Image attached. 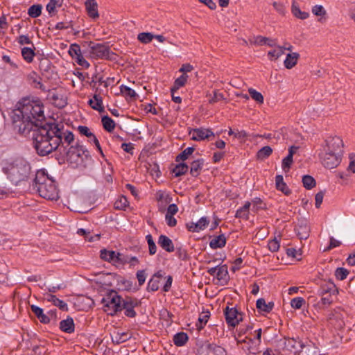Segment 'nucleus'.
Masks as SVG:
<instances>
[{"mask_svg": "<svg viewBox=\"0 0 355 355\" xmlns=\"http://www.w3.org/2000/svg\"><path fill=\"white\" fill-rule=\"evenodd\" d=\"M42 6L40 4L31 6L28 10V14L33 18L39 17L42 13Z\"/></svg>", "mask_w": 355, "mask_h": 355, "instance_id": "42", "label": "nucleus"}, {"mask_svg": "<svg viewBox=\"0 0 355 355\" xmlns=\"http://www.w3.org/2000/svg\"><path fill=\"white\" fill-rule=\"evenodd\" d=\"M120 90L125 98L130 97V98H135L137 96V94L135 92V90L132 89L129 87L121 85L120 87Z\"/></svg>", "mask_w": 355, "mask_h": 355, "instance_id": "48", "label": "nucleus"}, {"mask_svg": "<svg viewBox=\"0 0 355 355\" xmlns=\"http://www.w3.org/2000/svg\"><path fill=\"white\" fill-rule=\"evenodd\" d=\"M49 302H52L55 306L59 307L60 309L62 311H67L68 307L66 302H64L63 300H61L56 297L55 295H49L47 298Z\"/></svg>", "mask_w": 355, "mask_h": 355, "instance_id": "27", "label": "nucleus"}, {"mask_svg": "<svg viewBox=\"0 0 355 355\" xmlns=\"http://www.w3.org/2000/svg\"><path fill=\"white\" fill-rule=\"evenodd\" d=\"M199 353L205 355H227L226 350L223 347L209 342H205L201 345Z\"/></svg>", "mask_w": 355, "mask_h": 355, "instance_id": "10", "label": "nucleus"}, {"mask_svg": "<svg viewBox=\"0 0 355 355\" xmlns=\"http://www.w3.org/2000/svg\"><path fill=\"white\" fill-rule=\"evenodd\" d=\"M77 234L81 236H84L85 239L89 242L94 241L95 240L94 239H96V240H98L100 238L99 234H96L94 236H90V232H87L86 230L83 228L78 229Z\"/></svg>", "mask_w": 355, "mask_h": 355, "instance_id": "44", "label": "nucleus"}, {"mask_svg": "<svg viewBox=\"0 0 355 355\" xmlns=\"http://www.w3.org/2000/svg\"><path fill=\"white\" fill-rule=\"evenodd\" d=\"M256 306L259 311L269 313L273 309L274 303L272 302L266 303L263 298H260L257 300Z\"/></svg>", "mask_w": 355, "mask_h": 355, "instance_id": "24", "label": "nucleus"}, {"mask_svg": "<svg viewBox=\"0 0 355 355\" xmlns=\"http://www.w3.org/2000/svg\"><path fill=\"white\" fill-rule=\"evenodd\" d=\"M299 58L300 54L298 53L294 52L288 53L284 62L285 67L288 69H292L296 65Z\"/></svg>", "mask_w": 355, "mask_h": 355, "instance_id": "18", "label": "nucleus"}, {"mask_svg": "<svg viewBox=\"0 0 355 355\" xmlns=\"http://www.w3.org/2000/svg\"><path fill=\"white\" fill-rule=\"evenodd\" d=\"M146 272H145V270H138L137 272V278L138 279V282H139V286H141L144 284L145 281H146Z\"/></svg>", "mask_w": 355, "mask_h": 355, "instance_id": "64", "label": "nucleus"}, {"mask_svg": "<svg viewBox=\"0 0 355 355\" xmlns=\"http://www.w3.org/2000/svg\"><path fill=\"white\" fill-rule=\"evenodd\" d=\"M85 6L87 14L91 18L94 19L98 18V4L95 0H86Z\"/></svg>", "mask_w": 355, "mask_h": 355, "instance_id": "15", "label": "nucleus"}, {"mask_svg": "<svg viewBox=\"0 0 355 355\" xmlns=\"http://www.w3.org/2000/svg\"><path fill=\"white\" fill-rule=\"evenodd\" d=\"M293 162V157H291V155H287L283 160H282V168L283 170L286 172L288 171L291 166Z\"/></svg>", "mask_w": 355, "mask_h": 355, "instance_id": "58", "label": "nucleus"}, {"mask_svg": "<svg viewBox=\"0 0 355 355\" xmlns=\"http://www.w3.org/2000/svg\"><path fill=\"white\" fill-rule=\"evenodd\" d=\"M348 274V270L344 268H338L335 272L336 277L340 280L346 279Z\"/></svg>", "mask_w": 355, "mask_h": 355, "instance_id": "54", "label": "nucleus"}, {"mask_svg": "<svg viewBox=\"0 0 355 355\" xmlns=\"http://www.w3.org/2000/svg\"><path fill=\"white\" fill-rule=\"evenodd\" d=\"M343 141L339 137H329L325 141L319 157L322 164L327 168L337 167L342 159Z\"/></svg>", "mask_w": 355, "mask_h": 355, "instance_id": "3", "label": "nucleus"}, {"mask_svg": "<svg viewBox=\"0 0 355 355\" xmlns=\"http://www.w3.org/2000/svg\"><path fill=\"white\" fill-rule=\"evenodd\" d=\"M251 206V202L247 201L244 205L236 211L235 216L239 218L248 219L249 209Z\"/></svg>", "mask_w": 355, "mask_h": 355, "instance_id": "25", "label": "nucleus"}, {"mask_svg": "<svg viewBox=\"0 0 355 355\" xmlns=\"http://www.w3.org/2000/svg\"><path fill=\"white\" fill-rule=\"evenodd\" d=\"M292 12L294 16L301 19H307L309 16L308 12L301 11L299 6L296 5L295 2H293L292 4Z\"/></svg>", "mask_w": 355, "mask_h": 355, "instance_id": "35", "label": "nucleus"}, {"mask_svg": "<svg viewBox=\"0 0 355 355\" xmlns=\"http://www.w3.org/2000/svg\"><path fill=\"white\" fill-rule=\"evenodd\" d=\"M336 292V286L333 282H329L322 284L319 290V295L324 296L326 295H332Z\"/></svg>", "mask_w": 355, "mask_h": 355, "instance_id": "19", "label": "nucleus"}, {"mask_svg": "<svg viewBox=\"0 0 355 355\" xmlns=\"http://www.w3.org/2000/svg\"><path fill=\"white\" fill-rule=\"evenodd\" d=\"M83 46L87 47V51L92 58L115 60L116 54L112 52L105 44L95 43L92 41L85 42Z\"/></svg>", "mask_w": 355, "mask_h": 355, "instance_id": "6", "label": "nucleus"}, {"mask_svg": "<svg viewBox=\"0 0 355 355\" xmlns=\"http://www.w3.org/2000/svg\"><path fill=\"white\" fill-rule=\"evenodd\" d=\"M60 329L66 333L71 334L74 331V323L73 320L71 317H68L67 319L62 320L60 322Z\"/></svg>", "mask_w": 355, "mask_h": 355, "instance_id": "20", "label": "nucleus"}, {"mask_svg": "<svg viewBox=\"0 0 355 355\" xmlns=\"http://www.w3.org/2000/svg\"><path fill=\"white\" fill-rule=\"evenodd\" d=\"M74 59L76 60V62L78 63V64H79L80 66L84 68H89V63L83 58L82 53H80Z\"/></svg>", "mask_w": 355, "mask_h": 355, "instance_id": "60", "label": "nucleus"}, {"mask_svg": "<svg viewBox=\"0 0 355 355\" xmlns=\"http://www.w3.org/2000/svg\"><path fill=\"white\" fill-rule=\"evenodd\" d=\"M17 106L12 118L19 134L29 136L32 130L46 123L44 106L39 101L23 98Z\"/></svg>", "mask_w": 355, "mask_h": 355, "instance_id": "2", "label": "nucleus"}, {"mask_svg": "<svg viewBox=\"0 0 355 355\" xmlns=\"http://www.w3.org/2000/svg\"><path fill=\"white\" fill-rule=\"evenodd\" d=\"M268 246V249L271 252H277L279 250V246H280L279 241L278 239H277V238H275V239L269 241Z\"/></svg>", "mask_w": 355, "mask_h": 355, "instance_id": "57", "label": "nucleus"}, {"mask_svg": "<svg viewBox=\"0 0 355 355\" xmlns=\"http://www.w3.org/2000/svg\"><path fill=\"white\" fill-rule=\"evenodd\" d=\"M88 103L92 107V108L95 110H97L100 112L104 111L102 97L99 94H94V99H90L88 101Z\"/></svg>", "mask_w": 355, "mask_h": 355, "instance_id": "21", "label": "nucleus"}, {"mask_svg": "<svg viewBox=\"0 0 355 355\" xmlns=\"http://www.w3.org/2000/svg\"><path fill=\"white\" fill-rule=\"evenodd\" d=\"M263 203L260 198H256L252 200V211H257L259 209H263V206H262Z\"/></svg>", "mask_w": 355, "mask_h": 355, "instance_id": "63", "label": "nucleus"}, {"mask_svg": "<svg viewBox=\"0 0 355 355\" xmlns=\"http://www.w3.org/2000/svg\"><path fill=\"white\" fill-rule=\"evenodd\" d=\"M103 128L107 132H111L115 128L114 121L108 116H104L101 119Z\"/></svg>", "mask_w": 355, "mask_h": 355, "instance_id": "32", "label": "nucleus"}, {"mask_svg": "<svg viewBox=\"0 0 355 355\" xmlns=\"http://www.w3.org/2000/svg\"><path fill=\"white\" fill-rule=\"evenodd\" d=\"M295 232L300 239H306L309 236L310 229L306 220H300L298 221Z\"/></svg>", "mask_w": 355, "mask_h": 355, "instance_id": "14", "label": "nucleus"}, {"mask_svg": "<svg viewBox=\"0 0 355 355\" xmlns=\"http://www.w3.org/2000/svg\"><path fill=\"white\" fill-rule=\"evenodd\" d=\"M137 39L143 44H148L154 39V35L151 33H141L137 35Z\"/></svg>", "mask_w": 355, "mask_h": 355, "instance_id": "43", "label": "nucleus"}, {"mask_svg": "<svg viewBox=\"0 0 355 355\" xmlns=\"http://www.w3.org/2000/svg\"><path fill=\"white\" fill-rule=\"evenodd\" d=\"M139 302L137 299L132 297H125L123 299L121 302L122 310L124 309V314L129 318H135L136 316V312L134 308L138 306Z\"/></svg>", "mask_w": 355, "mask_h": 355, "instance_id": "12", "label": "nucleus"}, {"mask_svg": "<svg viewBox=\"0 0 355 355\" xmlns=\"http://www.w3.org/2000/svg\"><path fill=\"white\" fill-rule=\"evenodd\" d=\"M193 147H188L184 149L180 154H179L176 157V161L178 162L180 160H186L190 155H191L194 151Z\"/></svg>", "mask_w": 355, "mask_h": 355, "instance_id": "46", "label": "nucleus"}, {"mask_svg": "<svg viewBox=\"0 0 355 355\" xmlns=\"http://www.w3.org/2000/svg\"><path fill=\"white\" fill-rule=\"evenodd\" d=\"M302 183L303 186L306 189H311L312 188L315 187L316 184L315 179L309 175H306L302 177Z\"/></svg>", "mask_w": 355, "mask_h": 355, "instance_id": "39", "label": "nucleus"}, {"mask_svg": "<svg viewBox=\"0 0 355 355\" xmlns=\"http://www.w3.org/2000/svg\"><path fill=\"white\" fill-rule=\"evenodd\" d=\"M78 130L81 135H85L88 138L92 139V137L94 136L87 126L80 125L78 126Z\"/></svg>", "mask_w": 355, "mask_h": 355, "instance_id": "61", "label": "nucleus"}, {"mask_svg": "<svg viewBox=\"0 0 355 355\" xmlns=\"http://www.w3.org/2000/svg\"><path fill=\"white\" fill-rule=\"evenodd\" d=\"M100 257L102 259L106 261H114L115 260V252L108 251L105 249H103L101 250Z\"/></svg>", "mask_w": 355, "mask_h": 355, "instance_id": "41", "label": "nucleus"}, {"mask_svg": "<svg viewBox=\"0 0 355 355\" xmlns=\"http://www.w3.org/2000/svg\"><path fill=\"white\" fill-rule=\"evenodd\" d=\"M224 315L227 324L230 327H234L242 321V315L235 307L230 308L227 306L224 310Z\"/></svg>", "mask_w": 355, "mask_h": 355, "instance_id": "11", "label": "nucleus"}, {"mask_svg": "<svg viewBox=\"0 0 355 355\" xmlns=\"http://www.w3.org/2000/svg\"><path fill=\"white\" fill-rule=\"evenodd\" d=\"M34 147L40 156H45L62 148H66L74 140L73 133L56 123H45L31 131Z\"/></svg>", "mask_w": 355, "mask_h": 355, "instance_id": "1", "label": "nucleus"}, {"mask_svg": "<svg viewBox=\"0 0 355 355\" xmlns=\"http://www.w3.org/2000/svg\"><path fill=\"white\" fill-rule=\"evenodd\" d=\"M187 79L188 76L185 73H183L182 76L178 78L175 80L173 87L171 89V92L175 93V92L177 91L179 88L183 87L186 84Z\"/></svg>", "mask_w": 355, "mask_h": 355, "instance_id": "30", "label": "nucleus"}, {"mask_svg": "<svg viewBox=\"0 0 355 355\" xmlns=\"http://www.w3.org/2000/svg\"><path fill=\"white\" fill-rule=\"evenodd\" d=\"M311 12L314 15L320 17V18L318 19V22L323 23L326 21L327 12L322 6L315 5L313 6Z\"/></svg>", "mask_w": 355, "mask_h": 355, "instance_id": "17", "label": "nucleus"}, {"mask_svg": "<svg viewBox=\"0 0 355 355\" xmlns=\"http://www.w3.org/2000/svg\"><path fill=\"white\" fill-rule=\"evenodd\" d=\"M321 302L319 304L320 308H325L330 305L332 302L331 295H326L324 296H321Z\"/></svg>", "mask_w": 355, "mask_h": 355, "instance_id": "56", "label": "nucleus"}, {"mask_svg": "<svg viewBox=\"0 0 355 355\" xmlns=\"http://www.w3.org/2000/svg\"><path fill=\"white\" fill-rule=\"evenodd\" d=\"M209 318V312H203L198 318V322L196 324L198 329H202L207 324Z\"/></svg>", "mask_w": 355, "mask_h": 355, "instance_id": "45", "label": "nucleus"}, {"mask_svg": "<svg viewBox=\"0 0 355 355\" xmlns=\"http://www.w3.org/2000/svg\"><path fill=\"white\" fill-rule=\"evenodd\" d=\"M204 162L205 161L203 159H199L193 161L191 164L190 173L193 177H197L199 175L204 165Z\"/></svg>", "mask_w": 355, "mask_h": 355, "instance_id": "22", "label": "nucleus"}, {"mask_svg": "<svg viewBox=\"0 0 355 355\" xmlns=\"http://www.w3.org/2000/svg\"><path fill=\"white\" fill-rule=\"evenodd\" d=\"M188 338V336L186 333L179 332L174 335L173 343L176 346H183L187 342Z\"/></svg>", "mask_w": 355, "mask_h": 355, "instance_id": "28", "label": "nucleus"}, {"mask_svg": "<svg viewBox=\"0 0 355 355\" xmlns=\"http://www.w3.org/2000/svg\"><path fill=\"white\" fill-rule=\"evenodd\" d=\"M268 40V37H263L261 35L254 36L249 39V42L251 44L262 46L265 45V42Z\"/></svg>", "mask_w": 355, "mask_h": 355, "instance_id": "47", "label": "nucleus"}, {"mask_svg": "<svg viewBox=\"0 0 355 355\" xmlns=\"http://www.w3.org/2000/svg\"><path fill=\"white\" fill-rule=\"evenodd\" d=\"M130 338V336L128 333L123 332V333H116L112 336V340L113 343H115L116 344H119L121 343H123L128 340Z\"/></svg>", "mask_w": 355, "mask_h": 355, "instance_id": "37", "label": "nucleus"}, {"mask_svg": "<svg viewBox=\"0 0 355 355\" xmlns=\"http://www.w3.org/2000/svg\"><path fill=\"white\" fill-rule=\"evenodd\" d=\"M159 288V280L155 277H152L148 284V290L150 291H156Z\"/></svg>", "mask_w": 355, "mask_h": 355, "instance_id": "53", "label": "nucleus"}, {"mask_svg": "<svg viewBox=\"0 0 355 355\" xmlns=\"http://www.w3.org/2000/svg\"><path fill=\"white\" fill-rule=\"evenodd\" d=\"M3 171L11 182L17 184L28 179L31 172V167L25 159L19 157L8 162L3 168Z\"/></svg>", "mask_w": 355, "mask_h": 355, "instance_id": "5", "label": "nucleus"}, {"mask_svg": "<svg viewBox=\"0 0 355 355\" xmlns=\"http://www.w3.org/2000/svg\"><path fill=\"white\" fill-rule=\"evenodd\" d=\"M122 301L123 298L118 295L117 292L111 290L102 299L101 303L105 307V311L107 312L109 315H114L122 310Z\"/></svg>", "mask_w": 355, "mask_h": 355, "instance_id": "7", "label": "nucleus"}, {"mask_svg": "<svg viewBox=\"0 0 355 355\" xmlns=\"http://www.w3.org/2000/svg\"><path fill=\"white\" fill-rule=\"evenodd\" d=\"M32 190L48 200H57L58 193L54 180L50 178L43 170L37 171L32 184Z\"/></svg>", "mask_w": 355, "mask_h": 355, "instance_id": "4", "label": "nucleus"}, {"mask_svg": "<svg viewBox=\"0 0 355 355\" xmlns=\"http://www.w3.org/2000/svg\"><path fill=\"white\" fill-rule=\"evenodd\" d=\"M248 93H249L250 97L254 101H255L257 103H259V104L263 103L264 98H263V95L260 92H257V90H255L253 88H249Z\"/></svg>", "mask_w": 355, "mask_h": 355, "instance_id": "40", "label": "nucleus"}, {"mask_svg": "<svg viewBox=\"0 0 355 355\" xmlns=\"http://www.w3.org/2000/svg\"><path fill=\"white\" fill-rule=\"evenodd\" d=\"M21 55L28 63H31L33 60L35 52L31 48L24 47L21 49Z\"/></svg>", "mask_w": 355, "mask_h": 355, "instance_id": "34", "label": "nucleus"}, {"mask_svg": "<svg viewBox=\"0 0 355 355\" xmlns=\"http://www.w3.org/2000/svg\"><path fill=\"white\" fill-rule=\"evenodd\" d=\"M209 220L207 217H202L197 223L196 225L200 230H204L209 224Z\"/></svg>", "mask_w": 355, "mask_h": 355, "instance_id": "62", "label": "nucleus"}, {"mask_svg": "<svg viewBox=\"0 0 355 355\" xmlns=\"http://www.w3.org/2000/svg\"><path fill=\"white\" fill-rule=\"evenodd\" d=\"M216 278L219 281H222L225 283L227 282L229 276H228V270H227V266L226 265H223L218 267L217 273H216Z\"/></svg>", "mask_w": 355, "mask_h": 355, "instance_id": "29", "label": "nucleus"}, {"mask_svg": "<svg viewBox=\"0 0 355 355\" xmlns=\"http://www.w3.org/2000/svg\"><path fill=\"white\" fill-rule=\"evenodd\" d=\"M226 244V238L224 234L214 237L209 242V246L212 249L221 248Z\"/></svg>", "mask_w": 355, "mask_h": 355, "instance_id": "23", "label": "nucleus"}, {"mask_svg": "<svg viewBox=\"0 0 355 355\" xmlns=\"http://www.w3.org/2000/svg\"><path fill=\"white\" fill-rule=\"evenodd\" d=\"M157 243L162 249L168 252H172L175 250L172 240L165 235H160Z\"/></svg>", "mask_w": 355, "mask_h": 355, "instance_id": "16", "label": "nucleus"}, {"mask_svg": "<svg viewBox=\"0 0 355 355\" xmlns=\"http://www.w3.org/2000/svg\"><path fill=\"white\" fill-rule=\"evenodd\" d=\"M304 304H305V300L300 297L293 298L291 302V306L295 309H300Z\"/></svg>", "mask_w": 355, "mask_h": 355, "instance_id": "52", "label": "nucleus"}, {"mask_svg": "<svg viewBox=\"0 0 355 355\" xmlns=\"http://www.w3.org/2000/svg\"><path fill=\"white\" fill-rule=\"evenodd\" d=\"M63 3V0H50L46 5V10L51 13L55 10V7H60Z\"/></svg>", "mask_w": 355, "mask_h": 355, "instance_id": "50", "label": "nucleus"}, {"mask_svg": "<svg viewBox=\"0 0 355 355\" xmlns=\"http://www.w3.org/2000/svg\"><path fill=\"white\" fill-rule=\"evenodd\" d=\"M302 349L300 353H302V355H318V354L316 347L311 343L306 345L303 343V348Z\"/></svg>", "mask_w": 355, "mask_h": 355, "instance_id": "31", "label": "nucleus"}, {"mask_svg": "<svg viewBox=\"0 0 355 355\" xmlns=\"http://www.w3.org/2000/svg\"><path fill=\"white\" fill-rule=\"evenodd\" d=\"M73 142L74 141L66 148H62V149L68 161L71 163H78L80 160H83V156H88L89 152L85 150L83 146L78 144L73 145Z\"/></svg>", "mask_w": 355, "mask_h": 355, "instance_id": "9", "label": "nucleus"}, {"mask_svg": "<svg viewBox=\"0 0 355 355\" xmlns=\"http://www.w3.org/2000/svg\"><path fill=\"white\" fill-rule=\"evenodd\" d=\"M275 184L277 189L282 191L284 194L289 195L291 193V191L286 186V183L284 182L282 175H278L276 176Z\"/></svg>", "mask_w": 355, "mask_h": 355, "instance_id": "26", "label": "nucleus"}, {"mask_svg": "<svg viewBox=\"0 0 355 355\" xmlns=\"http://www.w3.org/2000/svg\"><path fill=\"white\" fill-rule=\"evenodd\" d=\"M52 100L54 104L58 107H64L67 104L66 98L59 94H53Z\"/></svg>", "mask_w": 355, "mask_h": 355, "instance_id": "36", "label": "nucleus"}, {"mask_svg": "<svg viewBox=\"0 0 355 355\" xmlns=\"http://www.w3.org/2000/svg\"><path fill=\"white\" fill-rule=\"evenodd\" d=\"M189 169V166L184 163H180L177 164L175 167L173 169V173L175 174V177H179L185 174Z\"/></svg>", "mask_w": 355, "mask_h": 355, "instance_id": "38", "label": "nucleus"}, {"mask_svg": "<svg viewBox=\"0 0 355 355\" xmlns=\"http://www.w3.org/2000/svg\"><path fill=\"white\" fill-rule=\"evenodd\" d=\"M146 239L148 245L149 254L150 255L155 254L157 252V246L153 241V236L150 234H148Z\"/></svg>", "mask_w": 355, "mask_h": 355, "instance_id": "49", "label": "nucleus"}, {"mask_svg": "<svg viewBox=\"0 0 355 355\" xmlns=\"http://www.w3.org/2000/svg\"><path fill=\"white\" fill-rule=\"evenodd\" d=\"M128 202L126 198L121 197L114 203V207L116 209H123L128 206Z\"/></svg>", "mask_w": 355, "mask_h": 355, "instance_id": "55", "label": "nucleus"}, {"mask_svg": "<svg viewBox=\"0 0 355 355\" xmlns=\"http://www.w3.org/2000/svg\"><path fill=\"white\" fill-rule=\"evenodd\" d=\"M277 350L282 355H288L290 353L297 354L303 348V343L294 338H282L276 342Z\"/></svg>", "mask_w": 355, "mask_h": 355, "instance_id": "8", "label": "nucleus"}, {"mask_svg": "<svg viewBox=\"0 0 355 355\" xmlns=\"http://www.w3.org/2000/svg\"><path fill=\"white\" fill-rule=\"evenodd\" d=\"M223 99H224L223 94L218 93L217 90H214L213 96L210 95L209 103L213 104Z\"/></svg>", "mask_w": 355, "mask_h": 355, "instance_id": "59", "label": "nucleus"}, {"mask_svg": "<svg viewBox=\"0 0 355 355\" xmlns=\"http://www.w3.org/2000/svg\"><path fill=\"white\" fill-rule=\"evenodd\" d=\"M191 139L195 141H200L214 136V132L210 129L197 128L190 132Z\"/></svg>", "mask_w": 355, "mask_h": 355, "instance_id": "13", "label": "nucleus"}, {"mask_svg": "<svg viewBox=\"0 0 355 355\" xmlns=\"http://www.w3.org/2000/svg\"><path fill=\"white\" fill-rule=\"evenodd\" d=\"M272 153V149L268 146L261 148L257 153V158L260 160H263L268 158Z\"/></svg>", "mask_w": 355, "mask_h": 355, "instance_id": "33", "label": "nucleus"}, {"mask_svg": "<svg viewBox=\"0 0 355 355\" xmlns=\"http://www.w3.org/2000/svg\"><path fill=\"white\" fill-rule=\"evenodd\" d=\"M68 53L73 58H75L81 53L80 46L78 44H71Z\"/></svg>", "mask_w": 355, "mask_h": 355, "instance_id": "51", "label": "nucleus"}]
</instances>
